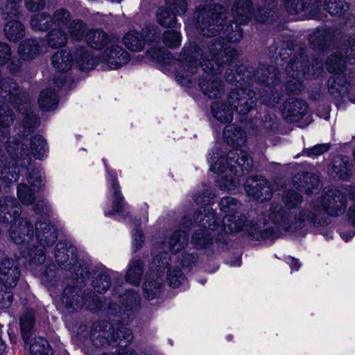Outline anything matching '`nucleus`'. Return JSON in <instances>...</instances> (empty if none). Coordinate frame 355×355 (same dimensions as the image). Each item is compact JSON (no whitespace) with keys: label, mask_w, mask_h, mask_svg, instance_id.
<instances>
[{"label":"nucleus","mask_w":355,"mask_h":355,"mask_svg":"<svg viewBox=\"0 0 355 355\" xmlns=\"http://www.w3.org/2000/svg\"><path fill=\"white\" fill-rule=\"evenodd\" d=\"M252 15L251 0H237L234 5L232 16L234 26L227 25L225 10L215 3L207 8L197 9L193 15V23L201 35L213 37L219 34L218 38L209 42H202L182 49L179 55L180 68L176 72L177 81L183 86L198 83L204 96L210 99L219 98L225 92L224 85L214 75L223 71L229 83L238 87H244L251 81H257L264 85L260 98L267 106L275 107L282 98L283 86L291 94H298L303 89L305 78H314L323 71L322 59L320 55L312 58L311 70L308 59L307 48L294 46L290 41H283L281 46H271L269 54L277 65L289 57L285 69L286 80L282 83L279 73L273 66H260L255 72L252 67L245 64L238 65L236 59L239 52L232 48L227 42H236L243 37L240 25L248 23Z\"/></svg>","instance_id":"f257e3e1"},{"label":"nucleus","mask_w":355,"mask_h":355,"mask_svg":"<svg viewBox=\"0 0 355 355\" xmlns=\"http://www.w3.org/2000/svg\"><path fill=\"white\" fill-rule=\"evenodd\" d=\"M21 112L23 118L18 127L19 139L8 137V128L14 115L7 105H0V179L6 183L15 182L19 178V168H27L31 155L37 159L46 156L47 144L41 135L29 136L40 125V119L33 112L31 103L25 102Z\"/></svg>","instance_id":"f03ea898"},{"label":"nucleus","mask_w":355,"mask_h":355,"mask_svg":"<svg viewBox=\"0 0 355 355\" xmlns=\"http://www.w3.org/2000/svg\"><path fill=\"white\" fill-rule=\"evenodd\" d=\"M218 206L225 214L223 219L225 232H240L255 241L277 239L283 230H295L310 220L304 211H301L292 218L289 212H285L283 205L279 203H272L263 214V222L259 223L249 220L244 214L236 215L240 212L242 205L234 197H223Z\"/></svg>","instance_id":"7ed1b4c3"},{"label":"nucleus","mask_w":355,"mask_h":355,"mask_svg":"<svg viewBox=\"0 0 355 355\" xmlns=\"http://www.w3.org/2000/svg\"><path fill=\"white\" fill-rule=\"evenodd\" d=\"M283 207L285 212H289V216L293 218L301 211H304L309 221L295 230H286L295 232L306 226L321 227L327 225V220L322 211L332 217L343 215L347 209V197L344 193L338 189L328 190L324 193L319 202H315L309 207H300L303 202V197L293 189L285 191L282 197Z\"/></svg>","instance_id":"20e7f679"},{"label":"nucleus","mask_w":355,"mask_h":355,"mask_svg":"<svg viewBox=\"0 0 355 355\" xmlns=\"http://www.w3.org/2000/svg\"><path fill=\"white\" fill-rule=\"evenodd\" d=\"M33 226L25 218H21L18 223L12 224L10 229L11 240L20 248L21 255L28 260L30 264L42 266L46 260L44 250L53 245L58 238V230L49 220H38L35 225V235L37 241L41 248L33 245L34 249L28 248V245L33 238Z\"/></svg>","instance_id":"39448f33"},{"label":"nucleus","mask_w":355,"mask_h":355,"mask_svg":"<svg viewBox=\"0 0 355 355\" xmlns=\"http://www.w3.org/2000/svg\"><path fill=\"white\" fill-rule=\"evenodd\" d=\"M121 305L110 303L109 311L111 315H115L119 319L114 320V327H112V331L107 336H105L104 331L97 332L96 329H101V323L95 324L91 332V339L93 344L96 347H103L106 344L115 345L118 340L124 342V346L129 344L132 338V331L126 328L130 322L133 319L135 312L140 303L139 295L134 291H127L123 295L119 296Z\"/></svg>","instance_id":"423d86ee"},{"label":"nucleus","mask_w":355,"mask_h":355,"mask_svg":"<svg viewBox=\"0 0 355 355\" xmlns=\"http://www.w3.org/2000/svg\"><path fill=\"white\" fill-rule=\"evenodd\" d=\"M207 160L210 170L221 175L216 180L217 185L226 191L234 190L239 184L238 178L248 173L253 166L249 155L238 148L230 150L226 157L218 156V151L213 152Z\"/></svg>","instance_id":"0eeeda50"},{"label":"nucleus","mask_w":355,"mask_h":355,"mask_svg":"<svg viewBox=\"0 0 355 355\" xmlns=\"http://www.w3.org/2000/svg\"><path fill=\"white\" fill-rule=\"evenodd\" d=\"M335 33L331 28H318L310 35L309 41L312 49L324 51L334 44ZM336 47L339 50L331 53L326 62L327 71L333 74L345 75L347 69L346 58L342 54L344 51L346 57L349 59H354L352 55L355 53V36L350 37L347 44L340 46L336 45ZM355 62V60H354Z\"/></svg>","instance_id":"6e6552de"},{"label":"nucleus","mask_w":355,"mask_h":355,"mask_svg":"<svg viewBox=\"0 0 355 355\" xmlns=\"http://www.w3.org/2000/svg\"><path fill=\"white\" fill-rule=\"evenodd\" d=\"M87 43L93 49H105L101 60L94 58L96 64L106 62L109 68L115 69L121 67L129 60L128 53L119 44L120 37L116 34H107L102 29H91L85 35Z\"/></svg>","instance_id":"1a4fd4ad"},{"label":"nucleus","mask_w":355,"mask_h":355,"mask_svg":"<svg viewBox=\"0 0 355 355\" xmlns=\"http://www.w3.org/2000/svg\"><path fill=\"white\" fill-rule=\"evenodd\" d=\"M257 97L254 91L248 87H237L228 96V105L214 102L211 110L218 121L226 123L233 120V108L240 114L248 113L256 105Z\"/></svg>","instance_id":"9d476101"},{"label":"nucleus","mask_w":355,"mask_h":355,"mask_svg":"<svg viewBox=\"0 0 355 355\" xmlns=\"http://www.w3.org/2000/svg\"><path fill=\"white\" fill-rule=\"evenodd\" d=\"M60 306L68 313L77 312L83 307L93 312L98 311L103 306L98 297L91 291H82L76 286H67L60 295Z\"/></svg>","instance_id":"9b49d317"},{"label":"nucleus","mask_w":355,"mask_h":355,"mask_svg":"<svg viewBox=\"0 0 355 355\" xmlns=\"http://www.w3.org/2000/svg\"><path fill=\"white\" fill-rule=\"evenodd\" d=\"M51 62L53 67L58 71L69 70L73 62L83 71L91 70L96 65V61L91 56L88 49L82 46L76 49L73 55L66 50L55 52L52 56Z\"/></svg>","instance_id":"f8f14e48"},{"label":"nucleus","mask_w":355,"mask_h":355,"mask_svg":"<svg viewBox=\"0 0 355 355\" xmlns=\"http://www.w3.org/2000/svg\"><path fill=\"white\" fill-rule=\"evenodd\" d=\"M170 257L166 252H160L153 258V265L156 267V272L148 273L143 284L144 296L147 300L157 298L162 292L163 286V275L168 265Z\"/></svg>","instance_id":"ddd939ff"},{"label":"nucleus","mask_w":355,"mask_h":355,"mask_svg":"<svg viewBox=\"0 0 355 355\" xmlns=\"http://www.w3.org/2000/svg\"><path fill=\"white\" fill-rule=\"evenodd\" d=\"M27 182L31 184L32 189L25 183L17 185V197L24 205H29L35 200L33 191H39L44 186V174L40 168H27Z\"/></svg>","instance_id":"4468645a"},{"label":"nucleus","mask_w":355,"mask_h":355,"mask_svg":"<svg viewBox=\"0 0 355 355\" xmlns=\"http://www.w3.org/2000/svg\"><path fill=\"white\" fill-rule=\"evenodd\" d=\"M55 257L58 264L66 270H72L76 275H83L77 268L80 263L78 259L76 250L71 245L68 246L66 242L60 241L55 248Z\"/></svg>","instance_id":"2eb2a0df"},{"label":"nucleus","mask_w":355,"mask_h":355,"mask_svg":"<svg viewBox=\"0 0 355 355\" xmlns=\"http://www.w3.org/2000/svg\"><path fill=\"white\" fill-rule=\"evenodd\" d=\"M244 187L249 196L260 202L268 201L272 196L271 184L262 176L255 175L248 178Z\"/></svg>","instance_id":"dca6fc26"},{"label":"nucleus","mask_w":355,"mask_h":355,"mask_svg":"<svg viewBox=\"0 0 355 355\" xmlns=\"http://www.w3.org/2000/svg\"><path fill=\"white\" fill-rule=\"evenodd\" d=\"M21 258L20 254L17 257V261L4 257V253L0 250V282L8 288H14L20 277L19 263Z\"/></svg>","instance_id":"f3484780"},{"label":"nucleus","mask_w":355,"mask_h":355,"mask_svg":"<svg viewBox=\"0 0 355 355\" xmlns=\"http://www.w3.org/2000/svg\"><path fill=\"white\" fill-rule=\"evenodd\" d=\"M308 110L307 103L301 98H289L284 104L282 110L284 119L290 123L302 119Z\"/></svg>","instance_id":"a211bd4d"},{"label":"nucleus","mask_w":355,"mask_h":355,"mask_svg":"<svg viewBox=\"0 0 355 355\" xmlns=\"http://www.w3.org/2000/svg\"><path fill=\"white\" fill-rule=\"evenodd\" d=\"M21 211V206L14 197L0 198V222L10 223L20 215Z\"/></svg>","instance_id":"6ab92c4d"},{"label":"nucleus","mask_w":355,"mask_h":355,"mask_svg":"<svg viewBox=\"0 0 355 355\" xmlns=\"http://www.w3.org/2000/svg\"><path fill=\"white\" fill-rule=\"evenodd\" d=\"M293 182V187L296 190L307 194L320 184L318 177L311 173H299L295 177Z\"/></svg>","instance_id":"aec40b11"},{"label":"nucleus","mask_w":355,"mask_h":355,"mask_svg":"<svg viewBox=\"0 0 355 355\" xmlns=\"http://www.w3.org/2000/svg\"><path fill=\"white\" fill-rule=\"evenodd\" d=\"M194 221L198 223L202 230L213 231L218 226V220L216 212L211 208H203V210L197 211L194 215Z\"/></svg>","instance_id":"412c9836"},{"label":"nucleus","mask_w":355,"mask_h":355,"mask_svg":"<svg viewBox=\"0 0 355 355\" xmlns=\"http://www.w3.org/2000/svg\"><path fill=\"white\" fill-rule=\"evenodd\" d=\"M223 138L230 146H241L245 142L246 135L239 126L232 124L225 126Z\"/></svg>","instance_id":"4be33fe9"},{"label":"nucleus","mask_w":355,"mask_h":355,"mask_svg":"<svg viewBox=\"0 0 355 355\" xmlns=\"http://www.w3.org/2000/svg\"><path fill=\"white\" fill-rule=\"evenodd\" d=\"M110 182H111V192L112 193V211H105V215L106 216H111L114 213H119L123 211V206L125 205L124 202V197L123 196L121 190L119 182L117 181L116 177L110 175Z\"/></svg>","instance_id":"5701e85b"},{"label":"nucleus","mask_w":355,"mask_h":355,"mask_svg":"<svg viewBox=\"0 0 355 355\" xmlns=\"http://www.w3.org/2000/svg\"><path fill=\"white\" fill-rule=\"evenodd\" d=\"M123 44L132 51H141L145 45V39L141 32L130 30L123 37Z\"/></svg>","instance_id":"b1692460"},{"label":"nucleus","mask_w":355,"mask_h":355,"mask_svg":"<svg viewBox=\"0 0 355 355\" xmlns=\"http://www.w3.org/2000/svg\"><path fill=\"white\" fill-rule=\"evenodd\" d=\"M3 32L7 40L17 42L25 36V26L18 20H10L5 24Z\"/></svg>","instance_id":"393cba45"},{"label":"nucleus","mask_w":355,"mask_h":355,"mask_svg":"<svg viewBox=\"0 0 355 355\" xmlns=\"http://www.w3.org/2000/svg\"><path fill=\"white\" fill-rule=\"evenodd\" d=\"M40 51V46L36 40L26 39L20 43L17 53L21 59L31 60L35 58Z\"/></svg>","instance_id":"a878e982"},{"label":"nucleus","mask_w":355,"mask_h":355,"mask_svg":"<svg viewBox=\"0 0 355 355\" xmlns=\"http://www.w3.org/2000/svg\"><path fill=\"white\" fill-rule=\"evenodd\" d=\"M143 268L144 263L141 260H132L129 264V268L126 273V282L132 285L139 286L144 272Z\"/></svg>","instance_id":"bb28decb"},{"label":"nucleus","mask_w":355,"mask_h":355,"mask_svg":"<svg viewBox=\"0 0 355 355\" xmlns=\"http://www.w3.org/2000/svg\"><path fill=\"white\" fill-rule=\"evenodd\" d=\"M214 243V236L211 232L199 230L193 234L191 243L197 249H208Z\"/></svg>","instance_id":"cd10ccee"},{"label":"nucleus","mask_w":355,"mask_h":355,"mask_svg":"<svg viewBox=\"0 0 355 355\" xmlns=\"http://www.w3.org/2000/svg\"><path fill=\"white\" fill-rule=\"evenodd\" d=\"M189 241L188 234L185 231H175L169 237L168 247L173 253H176L184 248Z\"/></svg>","instance_id":"c85d7f7f"},{"label":"nucleus","mask_w":355,"mask_h":355,"mask_svg":"<svg viewBox=\"0 0 355 355\" xmlns=\"http://www.w3.org/2000/svg\"><path fill=\"white\" fill-rule=\"evenodd\" d=\"M110 284L109 271L105 269L98 270L92 280V286L94 290L99 293H105L108 290Z\"/></svg>","instance_id":"c756f323"},{"label":"nucleus","mask_w":355,"mask_h":355,"mask_svg":"<svg viewBox=\"0 0 355 355\" xmlns=\"http://www.w3.org/2000/svg\"><path fill=\"white\" fill-rule=\"evenodd\" d=\"M58 103V98L55 91L47 89L42 91L38 99V104L42 110H51L56 107Z\"/></svg>","instance_id":"7c9ffc66"},{"label":"nucleus","mask_w":355,"mask_h":355,"mask_svg":"<svg viewBox=\"0 0 355 355\" xmlns=\"http://www.w3.org/2000/svg\"><path fill=\"white\" fill-rule=\"evenodd\" d=\"M51 17L49 15L42 12L31 17L30 25L34 31H46L51 26Z\"/></svg>","instance_id":"2f4dec72"},{"label":"nucleus","mask_w":355,"mask_h":355,"mask_svg":"<svg viewBox=\"0 0 355 355\" xmlns=\"http://www.w3.org/2000/svg\"><path fill=\"white\" fill-rule=\"evenodd\" d=\"M68 37L64 31L59 28L51 30L46 36V42L52 48H60L67 44Z\"/></svg>","instance_id":"473e14b6"},{"label":"nucleus","mask_w":355,"mask_h":355,"mask_svg":"<svg viewBox=\"0 0 355 355\" xmlns=\"http://www.w3.org/2000/svg\"><path fill=\"white\" fill-rule=\"evenodd\" d=\"M177 13H174L164 6L159 8L157 12V20L159 25L165 28L174 27L177 22Z\"/></svg>","instance_id":"72a5a7b5"},{"label":"nucleus","mask_w":355,"mask_h":355,"mask_svg":"<svg viewBox=\"0 0 355 355\" xmlns=\"http://www.w3.org/2000/svg\"><path fill=\"white\" fill-rule=\"evenodd\" d=\"M333 171L336 178L343 180L347 179L350 175L351 163L347 157H339L334 161Z\"/></svg>","instance_id":"f704fd0d"},{"label":"nucleus","mask_w":355,"mask_h":355,"mask_svg":"<svg viewBox=\"0 0 355 355\" xmlns=\"http://www.w3.org/2000/svg\"><path fill=\"white\" fill-rule=\"evenodd\" d=\"M30 351L31 355H53L48 341L42 337H37L32 340Z\"/></svg>","instance_id":"c9c22d12"},{"label":"nucleus","mask_w":355,"mask_h":355,"mask_svg":"<svg viewBox=\"0 0 355 355\" xmlns=\"http://www.w3.org/2000/svg\"><path fill=\"white\" fill-rule=\"evenodd\" d=\"M67 27L72 40L80 41L85 37L87 25L83 21L75 19Z\"/></svg>","instance_id":"e433bc0d"},{"label":"nucleus","mask_w":355,"mask_h":355,"mask_svg":"<svg viewBox=\"0 0 355 355\" xmlns=\"http://www.w3.org/2000/svg\"><path fill=\"white\" fill-rule=\"evenodd\" d=\"M21 0H6L1 7V14L4 19L17 17L19 14V3Z\"/></svg>","instance_id":"4c0bfd02"},{"label":"nucleus","mask_w":355,"mask_h":355,"mask_svg":"<svg viewBox=\"0 0 355 355\" xmlns=\"http://www.w3.org/2000/svg\"><path fill=\"white\" fill-rule=\"evenodd\" d=\"M216 196L209 187L202 185V189L193 194V198L197 204L209 205L213 202Z\"/></svg>","instance_id":"58836bf2"},{"label":"nucleus","mask_w":355,"mask_h":355,"mask_svg":"<svg viewBox=\"0 0 355 355\" xmlns=\"http://www.w3.org/2000/svg\"><path fill=\"white\" fill-rule=\"evenodd\" d=\"M325 10L331 15H340L349 8L346 0H325Z\"/></svg>","instance_id":"ea45409f"},{"label":"nucleus","mask_w":355,"mask_h":355,"mask_svg":"<svg viewBox=\"0 0 355 355\" xmlns=\"http://www.w3.org/2000/svg\"><path fill=\"white\" fill-rule=\"evenodd\" d=\"M51 20L52 24L59 27H67L71 22V15L67 10L60 8L54 12Z\"/></svg>","instance_id":"a19ab883"},{"label":"nucleus","mask_w":355,"mask_h":355,"mask_svg":"<svg viewBox=\"0 0 355 355\" xmlns=\"http://www.w3.org/2000/svg\"><path fill=\"white\" fill-rule=\"evenodd\" d=\"M311 0H284V6L288 12L295 15L306 10Z\"/></svg>","instance_id":"79ce46f5"},{"label":"nucleus","mask_w":355,"mask_h":355,"mask_svg":"<svg viewBox=\"0 0 355 355\" xmlns=\"http://www.w3.org/2000/svg\"><path fill=\"white\" fill-rule=\"evenodd\" d=\"M34 317L31 313H26L20 318V327L25 343L29 339V334L34 324Z\"/></svg>","instance_id":"37998d69"},{"label":"nucleus","mask_w":355,"mask_h":355,"mask_svg":"<svg viewBox=\"0 0 355 355\" xmlns=\"http://www.w3.org/2000/svg\"><path fill=\"white\" fill-rule=\"evenodd\" d=\"M347 80L345 76L342 78L331 77L328 80V90L333 96H340L342 93V87L347 83Z\"/></svg>","instance_id":"c03bdc74"},{"label":"nucleus","mask_w":355,"mask_h":355,"mask_svg":"<svg viewBox=\"0 0 355 355\" xmlns=\"http://www.w3.org/2000/svg\"><path fill=\"white\" fill-rule=\"evenodd\" d=\"M164 8L177 13L179 16L184 15L187 10L188 3L187 0H164Z\"/></svg>","instance_id":"a18cd8bd"},{"label":"nucleus","mask_w":355,"mask_h":355,"mask_svg":"<svg viewBox=\"0 0 355 355\" xmlns=\"http://www.w3.org/2000/svg\"><path fill=\"white\" fill-rule=\"evenodd\" d=\"M164 43L170 48H177L181 44V35L177 31H166L163 33Z\"/></svg>","instance_id":"49530a36"},{"label":"nucleus","mask_w":355,"mask_h":355,"mask_svg":"<svg viewBox=\"0 0 355 355\" xmlns=\"http://www.w3.org/2000/svg\"><path fill=\"white\" fill-rule=\"evenodd\" d=\"M11 289L0 282V308L5 309L11 305L13 300Z\"/></svg>","instance_id":"de8ad7c7"},{"label":"nucleus","mask_w":355,"mask_h":355,"mask_svg":"<svg viewBox=\"0 0 355 355\" xmlns=\"http://www.w3.org/2000/svg\"><path fill=\"white\" fill-rule=\"evenodd\" d=\"M167 279L171 286L177 288L184 281L185 277L182 272L175 268L168 270Z\"/></svg>","instance_id":"09e8293b"},{"label":"nucleus","mask_w":355,"mask_h":355,"mask_svg":"<svg viewBox=\"0 0 355 355\" xmlns=\"http://www.w3.org/2000/svg\"><path fill=\"white\" fill-rule=\"evenodd\" d=\"M260 129L261 127L266 130H274L277 128L278 123L276 116L275 114H267L263 116V119L260 121L259 125Z\"/></svg>","instance_id":"8fccbe9b"},{"label":"nucleus","mask_w":355,"mask_h":355,"mask_svg":"<svg viewBox=\"0 0 355 355\" xmlns=\"http://www.w3.org/2000/svg\"><path fill=\"white\" fill-rule=\"evenodd\" d=\"M33 210L37 215L49 216L51 212V206L45 200H40L33 206Z\"/></svg>","instance_id":"3c124183"},{"label":"nucleus","mask_w":355,"mask_h":355,"mask_svg":"<svg viewBox=\"0 0 355 355\" xmlns=\"http://www.w3.org/2000/svg\"><path fill=\"white\" fill-rule=\"evenodd\" d=\"M150 56L157 62L166 63L171 55V53L162 49H155L149 51Z\"/></svg>","instance_id":"603ef678"},{"label":"nucleus","mask_w":355,"mask_h":355,"mask_svg":"<svg viewBox=\"0 0 355 355\" xmlns=\"http://www.w3.org/2000/svg\"><path fill=\"white\" fill-rule=\"evenodd\" d=\"M11 48L5 42H0V65L6 64L11 58Z\"/></svg>","instance_id":"864d4df0"},{"label":"nucleus","mask_w":355,"mask_h":355,"mask_svg":"<svg viewBox=\"0 0 355 355\" xmlns=\"http://www.w3.org/2000/svg\"><path fill=\"white\" fill-rule=\"evenodd\" d=\"M197 255L195 253H184L182 254L180 263L184 268L190 269L196 262Z\"/></svg>","instance_id":"5fc2aeb1"},{"label":"nucleus","mask_w":355,"mask_h":355,"mask_svg":"<svg viewBox=\"0 0 355 355\" xmlns=\"http://www.w3.org/2000/svg\"><path fill=\"white\" fill-rule=\"evenodd\" d=\"M329 146L327 144H319L313 146V148H308L304 150V154L306 156L319 155L327 151Z\"/></svg>","instance_id":"6e6d98bb"},{"label":"nucleus","mask_w":355,"mask_h":355,"mask_svg":"<svg viewBox=\"0 0 355 355\" xmlns=\"http://www.w3.org/2000/svg\"><path fill=\"white\" fill-rule=\"evenodd\" d=\"M26 8L31 12H36L44 8V0H25Z\"/></svg>","instance_id":"4d7b16f0"},{"label":"nucleus","mask_w":355,"mask_h":355,"mask_svg":"<svg viewBox=\"0 0 355 355\" xmlns=\"http://www.w3.org/2000/svg\"><path fill=\"white\" fill-rule=\"evenodd\" d=\"M143 242V234L141 232L136 229L132 234V245L135 251L138 250Z\"/></svg>","instance_id":"13d9d810"},{"label":"nucleus","mask_w":355,"mask_h":355,"mask_svg":"<svg viewBox=\"0 0 355 355\" xmlns=\"http://www.w3.org/2000/svg\"><path fill=\"white\" fill-rule=\"evenodd\" d=\"M119 347L117 348L114 352L112 353H103L102 355H136L134 350L127 349L123 347L122 344L117 345Z\"/></svg>","instance_id":"bf43d9fd"},{"label":"nucleus","mask_w":355,"mask_h":355,"mask_svg":"<svg viewBox=\"0 0 355 355\" xmlns=\"http://www.w3.org/2000/svg\"><path fill=\"white\" fill-rule=\"evenodd\" d=\"M21 67V62L18 58H12L8 66V69L11 73H15L19 71Z\"/></svg>","instance_id":"052dcab7"},{"label":"nucleus","mask_w":355,"mask_h":355,"mask_svg":"<svg viewBox=\"0 0 355 355\" xmlns=\"http://www.w3.org/2000/svg\"><path fill=\"white\" fill-rule=\"evenodd\" d=\"M291 270L297 271L300 267V263L298 259H291V261L289 262Z\"/></svg>","instance_id":"680f3d73"},{"label":"nucleus","mask_w":355,"mask_h":355,"mask_svg":"<svg viewBox=\"0 0 355 355\" xmlns=\"http://www.w3.org/2000/svg\"><path fill=\"white\" fill-rule=\"evenodd\" d=\"M259 20L260 21H261V22H267V21H268V19L266 16H264V17H261L259 19Z\"/></svg>","instance_id":"e2e57ef3"},{"label":"nucleus","mask_w":355,"mask_h":355,"mask_svg":"<svg viewBox=\"0 0 355 355\" xmlns=\"http://www.w3.org/2000/svg\"><path fill=\"white\" fill-rule=\"evenodd\" d=\"M103 162H104V164H105V168H107V164H106L105 159H103Z\"/></svg>","instance_id":"0e129e2a"},{"label":"nucleus","mask_w":355,"mask_h":355,"mask_svg":"<svg viewBox=\"0 0 355 355\" xmlns=\"http://www.w3.org/2000/svg\"><path fill=\"white\" fill-rule=\"evenodd\" d=\"M352 103H355V99H351L350 100Z\"/></svg>","instance_id":"69168bd1"},{"label":"nucleus","mask_w":355,"mask_h":355,"mask_svg":"<svg viewBox=\"0 0 355 355\" xmlns=\"http://www.w3.org/2000/svg\"><path fill=\"white\" fill-rule=\"evenodd\" d=\"M227 338H228V339H231V338H232V336H227Z\"/></svg>","instance_id":"338daca9"},{"label":"nucleus","mask_w":355,"mask_h":355,"mask_svg":"<svg viewBox=\"0 0 355 355\" xmlns=\"http://www.w3.org/2000/svg\"><path fill=\"white\" fill-rule=\"evenodd\" d=\"M136 222H137L136 225H137H137H139V223L137 220Z\"/></svg>","instance_id":"774afa93"}]
</instances>
